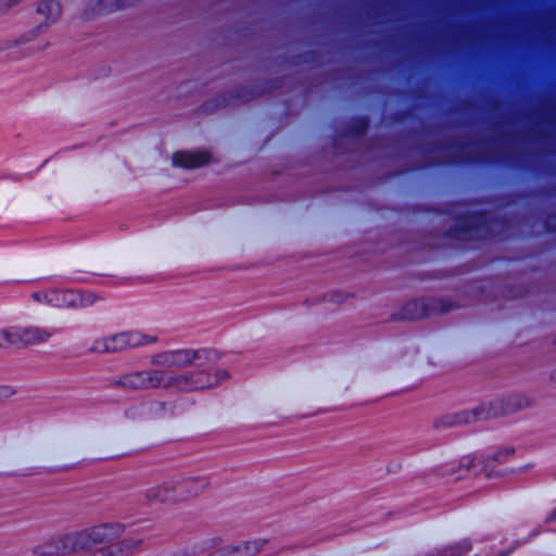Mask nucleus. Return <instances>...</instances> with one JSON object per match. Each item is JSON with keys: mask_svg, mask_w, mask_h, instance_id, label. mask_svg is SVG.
<instances>
[{"mask_svg": "<svg viewBox=\"0 0 556 556\" xmlns=\"http://www.w3.org/2000/svg\"><path fill=\"white\" fill-rule=\"evenodd\" d=\"M219 358L216 350L179 349L155 353L150 364L153 369L134 370L110 381V387L126 391L168 389L178 392H193L214 388L228 379L224 369L214 372L202 368Z\"/></svg>", "mask_w": 556, "mask_h": 556, "instance_id": "obj_1", "label": "nucleus"}, {"mask_svg": "<svg viewBox=\"0 0 556 556\" xmlns=\"http://www.w3.org/2000/svg\"><path fill=\"white\" fill-rule=\"evenodd\" d=\"M159 338L140 331H123L93 341L90 350L96 353H115L126 349H135L156 343Z\"/></svg>", "mask_w": 556, "mask_h": 556, "instance_id": "obj_2", "label": "nucleus"}, {"mask_svg": "<svg viewBox=\"0 0 556 556\" xmlns=\"http://www.w3.org/2000/svg\"><path fill=\"white\" fill-rule=\"evenodd\" d=\"M493 222L484 213H471L463 217L453 229L451 236L463 241L485 240L491 237Z\"/></svg>", "mask_w": 556, "mask_h": 556, "instance_id": "obj_3", "label": "nucleus"}, {"mask_svg": "<svg viewBox=\"0 0 556 556\" xmlns=\"http://www.w3.org/2000/svg\"><path fill=\"white\" fill-rule=\"evenodd\" d=\"M125 531V526L119 522L101 523L81 531L78 538L81 551L90 549L97 544L111 543L118 539Z\"/></svg>", "mask_w": 556, "mask_h": 556, "instance_id": "obj_4", "label": "nucleus"}, {"mask_svg": "<svg viewBox=\"0 0 556 556\" xmlns=\"http://www.w3.org/2000/svg\"><path fill=\"white\" fill-rule=\"evenodd\" d=\"M77 551H81L78 531L52 535L33 548L38 556L65 555Z\"/></svg>", "mask_w": 556, "mask_h": 556, "instance_id": "obj_5", "label": "nucleus"}, {"mask_svg": "<svg viewBox=\"0 0 556 556\" xmlns=\"http://www.w3.org/2000/svg\"><path fill=\"white\" fill-rule=\"evenodd\" d=\"M453 308L451 302L444 299L422 298L408 301L401 311L403 319H418L432 314L446 313Z\"/></svg>", "mask_w": 556, "mask_h": 556, "instance_id": "obj_6", "label": "nucleus"}, {"mask_svg": "<svg viewBox=\"0 0 556 556\" xmlns=\"http://www.w3.org/2000/svg\"><path fill=\"white\" fill-rule=\"evenodd\" d=\"M98 300L91 292H80L73 289H49L48 305L58 308H77L91 306Z\"/></svg>", "mask_w": 556, "mask_h": 556, "instance_id": "obj_7", "label": "nucleus"}, {"mask_svg": "<svg viewBox=\"0 0 556 556\" xmlns=\"http://www.w3.org/2000/svg\"><path fill=\"white\" fill-rule=\"evenodd\" d=\"M144 496L149 502L176 503L180 502L178 479H169L146 490Z\"/></svg>", "mask_w": 556, "mask_h": 556, "instance_id": "obj_8", "label": "nucleus"}, {"mask_svg": "<svg viewBox=\"0 0 556 556\" xmlns=\"http://www.w3.org/2000/svg\"><path fill=\"white\" fill-rule=\"evenodd\" d=\"M498 414V410L490 405H481L470 412H463L453 416H445L442 418L441 422L444 426H454L458 424H466L472 420H482L495 417Z\"/></svg>", "mask_w": 556, "mask_h": 556, "instance_id": "obj_9", "label": "nucleus"}, {"mask_svg": "<svg viewBox=\"0 0 556 556\" xmlns=\"http://www.w3.org/2000/svg\"><path fill=\"white\" fill-rule=\"evenodd\" d=\"M266 543V540L255 539L237 545H227L215 552L220 556H255L263 549Z\"/></svg>", "mask_w": 556, "mask_h": 556, "instance_id": "obj_10", "label": "nucleus"}, {"mask_svg": "<svg viewBox=\"0 0 556 556\" xmlns=\"http://www.w3.org/2000/svg\"><path fill=\"white\" fill-rule=\"evenodd\" d=\"M16 344H39L48 341L53 332L40 327H14Z\"/></svg>", "mask_w": 556, "mask_h": 556, "instance_id": "obj_11", "label": "nucleus"}, {"mask_svg": "<svg viewBox=\"0 0 556 556\" xmlns=\"http://www.w3.org/2000/svg\"><path fill=\"white\" fill-rule=\"evenodd\" d=\"M179 495L181 501H186L190 497L198 496L204 492L208 485V479L206 477H187L179 478Z\"/></svg>", "mask_w": 556, "mask_h": 556, "instance_id": "obj_12", "label": "nucleus"}, {"mask_svg": "<svg viewBox=\"0 0 556 556\" xmlns=\"http://www.w3.org/2000/svg\"><path fill=\"white\" fill-rule=\"evenodd\" d=\"M210 160V154L204 151L200 152H176L173 155V163L176 166L185 168H195L206 164Z\"/></svg>", "mask_w": 556, "mask_h": 556, "instance_id": "obj_13", "label": "nucleus"}, {"mask_svg": "<svg viewBox=\"0 0 556 556\" xmlns=\"http://www.w3.org/2000/svg\"><path fill=\"white\" fill-rule=\"evenodd\" d=\"M142 539L125 538L115 544H111L101 552L108 556H127L135 552L142 543Z\"/></svg>", "mask_w": 556, "mask_h": 556, "instance_id": "obj_14", "label": "nucleus"}, {"mask_svg": "<svg viewBox=\"0 0 556 556\" xmlns=\"http://www.w3.org/2000/svg\"><path fill=\"white\" fill-rule=\"evenodd\" d=\"M470 549V542L468 540H463L454 545L443 547L442 549H438L425 556H464Z\"/></svg>", "mask_w": 556, "mask_h": 556, "instance_id": "obj_15", "label": "nucleus"}, {"mask_svg": "<svg viewBox=\"0 0 556 556\" xmlns=\"http://www.w3.org/2000/svg\"><path fill=\"white\" fill-rule=\"evenodd\" d=\"M37 12L48 20L54 21L61 14V5L55 0H46L38 4Z\"/></svg>", "mask_w": 556, "mask_h": 556, "instance_id": "obj_16", "label": "nucleus"}, {"mask_svg": "<svg viewBox=\"0 0 556 556\" xmlns=\"http://www.w3.org/2000/svg\"><path fill=\"white\" fill-rule=\"evenodd\" d=\"M132 2L130 0H98L97 1V12L102 13L105 11H112L114 9L124 8L130 5Z\"/></svg>", "mask_w": 556, "mask_h": 556, "instance_id": "obj_17", "label": "nucleus"}, {"mask_svg": "<svg viewBox=\"0 0 556 556\" xmlns=\"http://www.w3.org/2000/svg\"><path fill=\"white\" fill-rule=\"evenodd\" d=\"M8 344H16L14 327L0 330V348L7 346Z\"/></svg>", "mask_w": 556, "mask_h": 556, "instance_id": "obj_18", "label": "nucleus"}, {"mask_svg": "<svg viewBox=\"0 0 556 556\" xmlns=\"http://www.w3.org/2000/svg\"><path fill=\"white\" fill-rule=\"evenodd\" d=\"M30 298L39 304H46L48 305L49 300V289L41 290V291H35L30 294Z\"/></svg>", "mask_w": 556, "mask_h": 556, "instance_id": "obj_19", "label": "nucleus"}, {"mask_svg": "<svg viewBox=\"0 0 556 556\" xmlns=\"http://www.w3.org/2000/svg\"><path fill=\"white\" fill-rule=\"evenodd\" d=\"M514 453L513 448H504L502 451H498L496 454L492 456V459L496 463L505 462L509 455Z\"/></svg>", "mask_w": 556, "mask_h": 556, "instance_id": "obj_20", "label": "nucleus"}, {"mask_svg": "<svg viewBox=\"0 0 556 556\" xmlns=\"http://www.w3.org/2000/svg\"><path fill=\"white\" fill-rule=\"evenodd\" d=\"M46 27H47V25H42V24H40V25H39L35 30H33L29 35H25V36H23V37L20 39L18 43H27V42H31V41H34V38H35L36 34H37V33H39V31L45 30V29H46Z\"/></svg>", "mask_w": 556, "mask_h": 556, "instance_id": "obj_21", "label": "nucleus"}, {"mask_svg": "<svg viewBox=\"0 0 556 556\" xmlns=\"http://www.w3.org/2000/svg\"><path fill=\"white\" fill-rule=\"evenodd\" d=\"M48 45L49 43L47 41L40 40L38 42L31 43L27 49L29 52L42 51L48 47Z\"/></svg>", "mask_w": 556, "mask_h": 556, "instance_id": "obj_22", "label": "nucleus"}, {"mask_svg": "<svg viewBox=\"0 0 556 556\" xmlns=\"http://www.w3.org/2000/svg\"><path fill=\"white\" fill-rule=\"evenodd\" d=\"M18 1L20 0H0V13H3L14 7Z\"/></svg>", "mask_w": 556, "mask_h": 556, "instance_id": "obj_23", "label": "nucleus"}, {"mask_svg": "<svg viewBox=\"0 0 556 556\" xmlns=\"http://www.w3.org/2000/svg\"><path fill=\"white\" fill-rule=\"evenodd\" d=\"M546 523H548L549 530L556 532V507L552 510L549 516L546 518Z\"/></svg>", "mask_w": 556, "mask_h": 556, "instance_id": "obj_24", "label": "nucleus"}, {"mask_svg": "<svg viewBox=\"0 0 556 556\" xmlns=\"http://www.w3.org/2000/svg\"><path fill=\"white\" fill-rule=\"evenodd\" d=\"M13 394V391L10 387L0 386V402L10 397Z\"/></svg>", "mask_w": 556, "mask_h": 556, "instance_id": "obj_25", "label": "nucleus"}, {"mask_svg": "<svg viewBox=\"0 0 556 556\" xmlns=\"http://www.w3.org/2000/svg\"><path fill=\"white\" fill-rule=\"evenodd\" d=\"M366 127H367V123L366 121L364 119H361L357 122V135H362L365 130H366Z\"/></svg>", "mask_w": 556, "mask_h": 556, "instance_id": "obj_26", "label": "nucleus"}, {"mask_svg": "<svg viewBox=\"0 0 556 556\" xmlns=\"http://www.w3.org/2000/svg\"><path fill=\"white\" fill-rule=\"evenodd\" d=\"M538 534H539V531H534L531 536L533 538V536H535Z\"/></svg>", "mask_w": 556, "mask_h": 556, "instance_id": "obj_27", "label": "nucleus"}]
</instances>
